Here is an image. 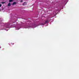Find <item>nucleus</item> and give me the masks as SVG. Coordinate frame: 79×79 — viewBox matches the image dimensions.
I'll return each mask as SVG.
<instances>
[{"label":"nucleus","instance_id":"0eeeda50","mask_svg":"<svg viewBox=\"0 0 79 79\" xmlns=\"http://www.w3.org/2000/svg\"><path fill=\"white\" fill-rule=\"evenodd\" d=\"M1 6H2V5L0 4V7H1Z\"/></svg>","mask_w":79,"mask_h":79},{"label":"nucleus","instance_id":"7ed1b4c3","mask_svg":"<svg viewBox=\"0 0 79 79\" xmlns=\"http://www.w3.org/2000/svg\"><path fill=\"white\" fill-rule=\"evenodd\" d=\"M16 2H14V3H13V4H12V5H14L15 4H16Z\"/></svg>","mask_w":79,"mask_h":79},{"label":"nucleus","instance_id":"423d86ee","mask_svg":"<svg viewBox=\"0 0 79 79\" xmlns=\"http://www.w3.org/2000/svg\"><path fill=\"white\" fill-rule=\"evenodd\" d=\"M13 0H9V2H12Z\"/></svg>","mask_w":79,"mask_h":79},{"label":"nucleus","instance_id":"6e6552de","mask_svg":"<svg viewBox=\"0 0 79 79\" xmlns=\"http://www.w3.org/2000/svg\"><path fill=\"white\" fill-rule=\"evenodd\" d=\"M45 25V23H43V24H42V25Z\"/></svg>","mask_w":79,"mask_h":79},{"label":"nucleus","instance_id":"f257e3e1","mask_svg":"<svg viewBox=\"0 0 79 79\" xmlns=\"http://www.w3.org/2000/svg\"><path fill=\"white\" fill-rule=\"evenodd\" d=\"M27 4V3L26 2H25L23 3V4H22V5L23 6L26 5Z\"/></svg>","mask_w":79,"mask_h":79},{"label":"nucleus","instance_id":"1a4fd4ad","mask_svg":"<svg viewBox=\"0 0 79 79\" xmlns=\"http://www.w3.org/2000/svg\"><path fill=\"white\" fill-rule=\"evenodd\" d=\"M23 2V0H21V2Z\"/></svg>","mask_w":79,"mask_h":79},{"label":"nucleus","instance_id":"20e7f679","mask_svg":"<svg viewBox=\"0 0 79 79\" xmlns=\"http://www.w3.org/2000/svg\"><path fill=\"white\" fill-rule=\"evenodd\" d=\"M11 5V4H10V3H9L8 4V5H7V6H10Z\"/></svg>","mask_w":79,"mask_h":79},{"label":"nucleus","instance_id":"39448f33","mask_svg":"<svg viewBox=\"0 0 79 79\" xmlns=\"http://www.w3.org/2000/svg\"><path fill=\"white\" fill-rule=\"evenodd\" d=\"M3 4H4V3H5V2H1Z\"/></svg>","mask_w":79,"mask_h":79},{"label":"nucleus","instance_id":"f03ea898","mask_svg":"<svg viewBox=\"0 0 79 79\" xmlns=\"http://www.w3.org/2000/svg\"><path fill=\"white\" fill-rule=\"evenodd\" d=\"M48 23V20H47L45 22V23L46 24V23Z\"/></svg>","mask_w":79,"mask_h":79}]
</instances>
